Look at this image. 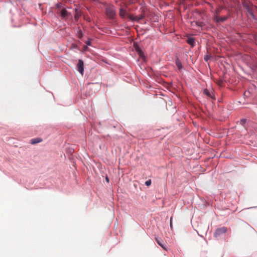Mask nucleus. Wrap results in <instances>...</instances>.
<instances>
[{
  "label": "nucleus",
  "instance_id": "obj_1",
  "mask_svg": "<svg viewBox=\"0 0 257 257\" xmlns=\"http://www.w3.org/2000/svg\"><path fill=\"white\" fill-rule=\"evenodd\" d=\"M106 15L110 19H114L116 16V13L113 7L108 6L105 9Z\"/></svg>",
  "mask_w": 257,
  "mask_h": 257
},
{
  "label": "nucleus",
  "instance_id": "obj_2",
  "mask_svg": "<svg viewBox=\"0 0 257 257\" xmlns=\"http://www.w3.org/2000/svg\"><path fill=\"white\" fill-rule=\"evenodd\" d=\"M227 231V228L225 227H222L216 229L215 230L214 235L215 237H218L221 234L225 233Z\"/></svg>",
  "mask_w": 257,
  "mask_h": 257
},
{
  "label": "nucleus",
  "instance_id": "obj_3",
  "mask_svg": "<svg viewBox=\"0 0 257 257\" xmlns=\"http://www.w3.org/2000/svg\"><path fill=\"white\" fill-rule=\"evenodd\" d=\"M84 63L82 60H79L77 64V70L81 74L83 75L84 72Z\"/></svg>",
  "mask_w": 257,
  "mask_h": 257
},
{
  "label": "nucleus",
  "instance_id": "obj_4",
  "mask_svg": "<svg viewBox=\"0 0 257 257\" xmlns=\"http://www.w3.org/2000/svg\"><path fill=\"white\" fill-rule=\"evenodd\" d=\"M156 240L158 244L160 245L164 249L167 250V246L163 240L160 237H156Z\"/></svg>",
  "mask_w": 257,
  "mask_h": 257
},
{
  "label": "nucleus",
  "instance_id": "obj_5",
  "mask_svg": "<svg viewBox=\"0 0 257 257\" xmlns=\"http://www.w3.org/2000/svg\"><path fill=\"white\" fill-rule=\"evenodd\" d=\"M213 19L217 23L223 22L228 19L227 16L220 17L219 16H213Z\"/></svg>",
  "mask_w": 257,
  "mask_h": 257
},
{
  "label": "nucleus",
  "instance_id": "obj_6",
  "mask_svg": "<svg viewBox=\"0 0 257 257\" xmlns=\"http://www.w3.org/2000/svg\"><path fill=\"white\" fill-rule=\"evenodd\" d=\"M128 14L126 13L125 10H124L122 8H120L119 10V16L121 18L124 19L126 17V16L127 17Z\"/></svg>",
  "mask_w": 257,
  "mask_h": 257
},
{
  "label": "nucleus",
  "instance_id": "obj_7",
  "mask_svg": "<svg viewBox=\"0 0 257 257\" xmlns=\"http://www.w3.org/2000/svg\"><path fill=\"white\" fill-rule=\"evenodd\" d=\"M187 42L193 47L194 46L195 40L193 38L189 37L187 39Z\"/></svg>",
  "mask_w": 257,
  "mask_h": 257
},
{
  "label": "nucleus",
  "instance_id": "obj_8",
  "mask_svg": "<svg viewBox=\"0 0 257 257\" xmlns=\"http://www.w3.org/2000/svg\"><path fill=\"white\" fill-rule=\"evenodd\" d=\"M223 7L220 6L215 10L214 16H219L221 11L223 9Z\"/></svg>",
  "mask_w": 257,
  "mask_h": 257
},
{
  "label": "nucleus",
  "instance_id": "obj_9",
  "mask_svg": "<svg viewBox=\"0 0 257 257\" xmlns=\"http://www.w3.org/2000/svg\"><path fill=\"white\" fill-rule=\"evenodd\" d=\"M175 63L179 70H180L181 69H182L183 67H182V64H181V62L180 61L178 58L176 59Z\"/></svg>",
  "mask_w": 257,
  "mask_h": 257
},
{
  "label": "nucleus",
  "instance_id": "obj_10",
  "mask_svg": "<svg viewBox=\"0 0 257 257\" xmlns=\"http://www.w3.org/2000/svg\"><path fill=\"white\" fill-rule=\"evenodd\" d=\"M42 141V140L40 138H35V139H33L32 140H31V143L32 144H37V143H40Z\"/></svg>",
  "mask_w": 257,
  "mask_h": 257
},
{
  "label": "nucleus",
  "instance_id": "obj_11",
  "mask_svg": "<svg viewBox=\"0 0 257 257\" xmlns=\"http://www.w3.org/2000/svg\"><path fill=\"white\" fill-rule=\"evenodd\" d=\"M60 15L63 18L68 16V12L65 9H63L60 11Z\"/></svg>",
  "mask_w": 257,
  "mask_h": 257
},
{
  "label": "nucleus",
  "instance_id": "obj_12",
  "mask_svg": "<svg viewBox=\"0 0 257 257\" xmlns=\"http://www.w3.org/2000/svg\"><path fill=\"white\" fill-rule=\"evenodd\" d=\"M204 93L207 96H208L210 98H213V96L212 94H211V93L210 92H209L208 91V90H207V89H204Z\"/></svg>",
  "mask_w": 257,
  "mask_h": 257
},
{
  "label": "nucleus",
  "instance_id": "obj_13",
  "mask_svg": "<svg viewBox=\"0 0 257 257\" xmlns=\"http://www.w3.org/2000/svg\"><path fill=\"white\" fill-rule=\"evenodd\" d=\"M136 51L141 57H144V53L142 50L139 48L137 47L136 48Z\"/></svg>",
  "mask_w": 257,
  "mask_h": 257
},
{
  "label": "nucleus",
  "instance_id": "obj_14",
  "mask_svg": "<svg viewBox=\"0 0 257 257\" xmlns=\"http://www.w3.org/2000/svg\"><path fill=\"white\" fill-rule=\"evenodd\" d=\"M83 33H82V31L78 29V31H77V36L78 37V38L81 39V38H82L83 37Z\"/></svg>",
  "mask_w": 257,
  "mask_h": 257
},
{
  "label": "nucleus",
  "instance_id": "obj_15",
  "mask_svg": "<svg viewBox=\"0 0 257 257\" xmlns=\"http://www.w3.org/2000/svg\"><path fill=\"white\" fill-rule=\"evenodd\" d=\"M138 16V18L139 19V21L142 20L143 19H144L145 18V12H144V10H143L142 11V13L141 14Z\"/></svg>",
  "mask_w": 257,
  "mask_h": 257
},
{
  "label": "nucleus",
  "instance_id": "obj_16",
  "mask_svg": "<svg viewBox=\"0 0 257 257\" xmlns=\"http://www.w3.org/2000/svg\"><path fill=\"white\" fill-rule=\"evenodd\" d=\"M138 16V18L139 19V21L142 20L143 19H144L145 18V12H144V10H143L142 11V13L141 14Z\"/></svg>",
  "mask_w": 257,
  "mask_h": 257
},
{
  "label": "nucleus",
  "instance_id": "obj_17",
  "mask_svg": "<svg viewBox=\"0 0 257 257\" xmlns=\"http://www.w3.org/2000/svg\"><path fill=\"white\" fill-rule=\"evenodd\" d=\"M212 58V56L211 55L208 54L204 56V59L206 62H207L209 60Z\"/></svg>",
  "mask_w": 257,
  "mask_h": 257
},
{
  "label": "nucleus",
  "instance_id": "obj_18",
  "mask_svg": "<svg viewBox=\"0 0 257 257\" xmlns=\"http://www.w3.org/2000/svg\"><path fill=\"white\" fill-rule=\"evenodd\" d=\"M127 17L131 21H135V15L128 14Z\"/></svg>",
  "mask_w": 257,
  "mask_h": 257
},
{
  "label": "nucleus",
  "instance_id": "obj_19",
  "mask_svg": "<svg viewBox=\"0 0 257 257\" xmlns=\"http://www.w3.org/2000/svg\"><path fill=\"white\" fill-rule=\"evenodd\" d=\"M246 120L245 119H241L240 121V123L242 125L246 123Z\"/></svg>",
  "mask_w": 257,
  "mask_h": 257
},
{
  "label": "nucleus",
  "instance_id": "obj_20",
  "mask_svg": "<svg viewBox=\"0 0 257 257\" xmlns=\"http://www.w3.org/2000/svg\"><path fill=\"white\" fill-rule=\"evenodd\" d=\"M151 180L149 179V180L146 181L145 184L147 186H149L151 184Z\"/></svg>",
  "mask_w": 257,
  "mask_h": 257
},
{
  "label": "nucleus",
  "instance_id": "obj_21",
  "mask_svg": "<svg viewBox=\"0 0 257 257\" xmlns=\"http://www.w3.org/2000/svg\"><path fill=\"white\" fill-rule=\"evenodd\" d=\"M172 219H173V217H171L170 218V227L171 228H172Z\"/></svg>",
  "mask_w": 257,
  "mask_h": 257
},
{
  "label": "nucleus",
  "instance_id": "obj_22",
  "mask_svg": "<svg viewBox=\"0 0 257 257\" xmlns=\"http://www.w3.org/2000/svg\"><path fill=\"white\" fill-rule=\"evenodd\" d=\"M135 21H136V22H139V19L138 18V16H135Z\"/></svg>",
  "mask_w": 257,
  "mask_h": 257
},
{
  "label": "nucleus",
  "instance_id": "obj_23",
  "mask_svg": "<svg viewBox=\"0 0 257 257\" xmlns=\"http://www.w3.org/2000/svg\"><path fill=\"white\" fill-rule=\"evenodd\" d=\"M87 45H89V46H90L91 44V41H87L85 43Z\"/></svg>",
  "mask_w": 257,
  "mask_h": 257
},
{
  "label": "nucleus",
  "instance_id": "obj_24",
  "mask_svg": "<svg viewBox=\"0 0 257 257\" xmlns=\"http://www.w3.org/2000/svg\"><path fill=\"white\" fill-rule=\"evenodd\" d=\"M105 179H106V181L107 182H109V179H108V177H106V178H105Z\"/></svg>",
  "mask_w": 257,
  "mask_h": 257
}]
</instances>
